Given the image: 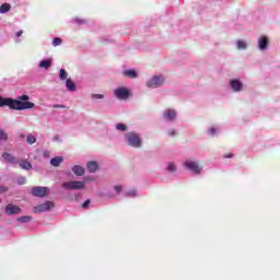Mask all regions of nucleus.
<instances>
[{"label": "nucleus", "mask_w": 280, "mask_h": 280, "mask_svg": "<svg viewBox=\"0 0 280 280\" xmlns=\"http://www.w3.org/2000/svg\"><path fill=\"white\" fill-rule=\"evenodd\" d=\"M162 117L166 124H174L178 119V113L176 109L167 108L163 110Z\"/></svg>", "instance_id": "nucleus-5"}, {"label": "nucleus", "mask_w": 280, "mask_h": 280, "mask_svg": "<svg viewBox=\"0 0 280 280\" xmlns=\"http://www.w3.org/2000/svg\"><path fill=\"white\" fill-rule=\"evenodd\" d=\"M209 135L211 137H215L217 132H218V128L215 127H211L209 130H208Z\"/></svg>", "instance_id": "nucleus-31"}, {"label": "nucleus", "mask_w": 280, "mask_h": 280, "mask_svg": "<svg viewBox=\"0 0 280 280\" xmlns=\"http://www.w3.org/2000/svg\"><path fill=\"white\" fill-rule=\"evenodd\" d=\"M165 170L170 174H174V172H176L177 167H176V164L174 162H167Z\"/></svg>", "instance_id": "nucleus-21"}, {"label": "nucleus", "mask_w": 280, "mask_h": 280, "mask_svg": "<svg viewBox=\"0 0 280 280\" xmlns=\"http://www.w3.org/2000/svg\"><path fill=\"white\" fill-rule=\"evenodd\" d=\"M114 189L116 194H121V186H115Z\"/></svg>", "instance_id": "nucleus-37"}, {"label": "nucleus", "mask_w": 280, "mask_h": 280, "mask_svg": "<svg viewBox=\"0 0 280 280\" xmlns=\"http://www.w3.org/2000/svg\"><path fill=\"white\" fill-rule=\"evenodd\" d=\"M184 167L188 170V172H191V174L198 175L200 172H202V167H200V164L196 161L186 160L184 162Z\"/></svg>", "instance_id": "nucleus-6"}, {"label": "nucleus", "mask_w": 280, "mask_h": 280, "mask_svg": "<svg viewBox=\"0 0 280 280\" xmlns=\"http://www.w3.org/2000/svg\"><path fill=\"white\" fill-rule=\"evenodd\" d=\"M5 191H8V187L0 186V194H5Z\"/></svg>", "instance_id": "nucleus-36"}, {"label": "nucleus", "mask_w": 280, "mask_h": 280, "mask_svg": "<svg viewBox=\"0 0 280 280\" xmlns=\"http://www.w3.org/2000/svg\"><path fill=\"white\" fill-rule=\"evenodd\" d=\"M27 183V179L24 176L18 177V185H25Z\"/></svg>", "instance_id": "nucleus-32"}, {"label": "nucleus", "mask_w": 280, "mask_h": 280, "mask_svg": "<svg viewBox=\"0 0 280 280\" xmlns=\"http://www.w3.org/2000/svg\"><path fill=\"white\" fill-rule=\"evenodd\" d=\"M21 36H23V31H19V32L16 33V37H18V38H21Z\"/></svg>", "instance_id": "nucleus-39"}, {"label": "nucleus", "mask_w": 280, "mask_h": 280, "mask_svg": "<svg viewBox=\"0 0 280 280\" xmlns=\"http://www.w3.org/2000/svg\"><path fill=\"white\" fill-rule=\"evenodd\" d=\"M269 43H270V40L268 39V36H265V35L260 36V37L258 38V49H259L260 51H266V50H268V45H269Z\"/></svg>", "instance_id": "nucleus-11"}, {"label": "nucleus", "mask_w": 280, "mask_h": 280, "mask_svg": "<svg viewBox=\"0 0 280 280\" xmlns=\"http://www.w3.org/2000/svg\"><path fill=\"white\" fill-rule=\"evenodd\" d=\"M125 196L127 198H137V196H139V192H137L136 189H131L125 192Z\"/></svg>", "instance_id": "nucleus-23"}, {"label": "nucleus", "mask_w": 280, "mask_h": 280, "mask_svg": "<svg viewBox=\"0 0 280 280\" xmlns=\"http://www.w3.org/2000/svg\"><path fill=\"white\" fill-rule=\"evenodd\" d=\"M236 47H237V49H246L248 47V45L246 44L245 40L240 39L236 42Z\"/></svg>", "instance_id": "nucleus-26"}, {"label": "nucleus", "mask_w": 280, "mask_h": 280, "mask_svg": "<svg viewBox=\"0 0 280 280\" xmlns=\"http://www.w3.org/2000/svg\"><path fill=\"white\" fill-rule=\"evenodd\" d=\"M167 135H168V137H176V130L175 129H168Z\"/></svg>", "instance_id": "nucleus-34"}, {"label": "nucleus", "mask_w": 280, "mask_h": 280, "mask_svg": "<svg viewBox=\"0 0 280 280\" xmlns=\"http://www.w3.org/2000/svg\"><path fill=\"white\" fill-rule=\"evenodd\" d=\"M89 205H91V199L85 200V201L83 202V205H82V208H83V209H88V208H89Z\"/></svg>", "instance_id": "nucleus-35"}, {"label": "nucleus", "mask_w": 280, "mask_h": 280, "mask_svg": "<svg viewBox=\"0 0 280 280\" xmlns=\"http://www.w3.org/2000/svg\"><path fill=\"white\" fill-rule=\"evenodd\" d=\"M59 137L58 136H55L54 137V141H58Z\"/></svg>", "instance_id": "nucleus-42"}, {"label": "nucleus", "mask_w": 280, "mask_h": 280, "mask_svg": "<svg viewBox=\"0 0 280 280\" xmlns=\"http://www.w3.org/2000/svg\"><path fill=\"white\" fill-rule=\"evenodd\" d=\"M60 45H62V38H60V37H55V38L52 39V47H58V46H60Z\"/></svg>", "instance_id": "nucleus-29"}, {"label": "nucleus", "mask_w": 280, "mask_h": 280, "mask_svg": "<svg viewBox=\"0 0 280 280\" xmlns=\"http://www.w3.org/2000/svg\"><path fill=\"white\" fill-rule=\"evenodd\" d=\"M54 202L46 201L44 203H40L39 206H36L34 208L35 213H45V211H49V209H52Z\"/></svg>", "instance_id": "nucleus-10"}, {"label": "nucleus", "mask_w": 280, "mask_h": 280, "mask_svg": "<svg viewBox=\"0 0 280 280\" xmlns=\"http://www.w3.org/2000/svg\"><path fill=\"white\" fill-rule=\"evenodd\" d=\"M18 222L27 224V223L32 222V217H30V215L20 217V218H18Z\"/></svg>", "instance_id": "nucleus-24"}, {"label": "nucleus", "mask_w": 280, "mask_h": 280, "mask_svg": "<svg viewBox=\"0 0 280 280\" xmlns=\"http://www.w3.org/2000/svg\"><path fill=\"white\" fill-rule=\"evenodd\" d=\"M2 159L7 162V163H11L12 165H16V163H19V160H16V158L8 152H4L2 154Z\"/></svg>", "instance_id": "nucleus-13"}, {"label": "nucleus", "mask_w": 280, "mask_h": 280, "mask_svg": "<svg viewBox=\"0 0 280 280\" xmlns=\"http://www.w3.org/2000/svg\"><path fill=\"white\" fill-rule=\"evenodd\" d=\"M10 10H12V5H10L8 2H4L0 5V14H8Z\"/></svg>", "instance_id": "nucleus-20"}, {"label": "nucleus", "mask_w": 280, "mask_h": 280, "mask_svg": "<svg viewBox=\"0 0 280 280\" xmlns=\"http://www.w3.org/2000/svg\"><path fill=\"white\" fill-rule=\"evenodd\" d=\"M86 180H93V178H85L84 182H82V180L63 182L61 184V187H62V189H66L67 191L84 189L86 187Z\"/></svg>", "instance_id": "nucleus-2"}, {"label": "nucleus", "mask_w": 280, "mask_h": 280, "mask_svg": "<svg viewBox=\"0 0 280 280\" xmlns=\"http://www.w3.org/2000/svg\"><path fill=\"white\" fill-rule=\"evenodd\" d=\"M4 213H7V215H18L21 213V209L18 206L9 203L5 207Z\"/></svg>", "instance_id": "nucleus-12"}, {"label": "nucleus", "mask_w": 280, "mask_h": 280, "mask_svg": "<svg viewBox=\"0 0 280 280\" xmlns=\"http://www.w3.org/2000/svg\"><path fill=\"white\" fill-rule=\"evenodd\" d=\"M92 100H104V95H102V94H92Z\"/></svg>", "instance_id": "nucleus-33"}, {"label": "nucleus", "mask_w": 280, "mask_h": 280, "mask_svg": "<svg viewBox=\"0 0 280 280\" xmlns=\"http://www.w3.org/2000/svg\"><path fill=\"white\" fill-rule=\"evenodd\" d=\"M74 21L75 23H80V24L84 23V20H80V19H75Z\"/></svg>", "instance_id": "nucleus-41"}, {"label": "nucleus", "mask_w": 280, "mask_h": 280, "mask_svg": "<svg viewBox=\"0 0 280 280\" xmlns=\"http://www.w3.org/2000/svg\"><path fill=\"white\" fill-rule=\"evenodd\" d=\"M32 196L35 198H45L49 194V188L45 186H35L31 189Z\"/></svg>", "instance_id": "nucleus-7"}, {"label": "nucleus", "mask_w": 280, "mask_h": 280, "mask_svg": "<svg viewBox=\"0 0 280 280\" xmlns=\"http://www.w3.org/2000/svg\"><path fill=\"white\" fill-rule=\"evenodd\" d=\"M0 202H1V198H0Z\"/></svg>", "instance_id": "nucleus-44"}, {"label": "nucleus", "mask_w": 280, "mask_h": 280, "mask_svg": "<svg viewBox=\"0 0 280 280\" xmlns=\"http://www.w3.org/2000/svg\"><path fill=\"white\" fill-rule=\"evenodd\" d=\"M54 61L51 59H44L39 62V69H51Z\"/></svg>", "instance_id": "nucleus-18"}, {"label": "nucleus", "mask_w": 280, "mask_h": 280, "mask_svg": "<svg viewBox=\"0 0 280 280\" xmlns=\"http://www.w3.org/2000/svg\"><path fill=\"white\" fill-rule=\"evenodd\" d=\"M66 89L70 93H75V91H78V86L75 85V82H73V80L71 79L66 80Z\"/></svg>", "instance_id": "nucleus-14"}, {"label": "nucleus", "mask_w": 280, "mask_h": 280, "mask_svg": "<svg viewBox=\"0 0 280 280\" xmlns=\"http://www.w3.org/2000/svg\"><path fill=\"white\" fill-rule=\"evenodd\" d=\"M114 95L117 100H128L130 91L127 88H118L114 91Z\"/></svg>", "instance_id": "nucleus-9"}, {"label": "nucleus", "mask_w": 280, "mask_h": 280, "mask_svg": "<svg viewBox=\"0 0 280 280\" xmlns=\"http://www.w3.org/2000/svg\"><path fill=\"white\" fill-rule=\"evenodd\" d=\"M63 162H65V158L55 156L50 160V165H52V167H60V164Z\"/></svg>", "instance_id": "nucleus-17"}, {"label": "nucleus", "mask_w": 280, "mask_h": 280, "mask_svg": "<svg viewBox=\"0 0 280 280\" xmlns=\"http://www.w3.org/2000/svg\"><path fill=\"white\" fill-rule=\"evenodd\" d=\"M124 75L126 78H130L131 80L139 78V73H137V70L135 69L125 70Z\"/></svg>", "instance_id": "nucleus-16"}, {"label": "nucleus", "mask_w": 280, "mask_h": 280, "mask_svg": "<svg viewBox=\"0 0 280 280\" xmlns=\"http://www.w3.org/2000/svg\"><path fill=\"white\" fill-rule=\"evenodd\" d=\"M125 141L130 148H141V145H143L141 136L135 131L125 133Z\"/></svg>", "instance_id": "nucleus-4"}, {"label": "nucleus", "mask_w": 280, "mask_h": 280, "mask_svg": "<svg viewBox=\"0 0 280 280\" xmlns=\"http://www.w3.org/2000/svg\"><path fill=\"white\" fill-rule=\"evenodd\" d=\"M54 108H67L65 105H54Z\"/></svg>", "instance_id": "nucleus-40"}, {"label": "nucleus", "mask_w": 280, "mask_h": 280, "mask_svg": "<svg viewBox=\"0 0 280 280\" xmlns=\"http://www.w3.org/2000/svg\"><path fill=\"white\" fill-rule=\"evenodd\" d=\"M71 170L75 176H84V167L82 165H74Z\"/></svg>", "instance_id": "nucleus-19"}, {"label": "nucleus", "mask_w": 280, "mask_h": 280, "mask_svg": "<svg viewBox=\"0 0 280 280\" xmlns=\"http://www.w3.org/2000/svg\"><path fill=\"white\" fill-rule=\"evenodd\" d=\"M223 159H233V153L224 155Z\"/></svg>", "instance_id": "nucleus-38"}, {"label": "nucleus", "mask_w": 280, "mask_h": 280, "mask_svg": "<svg viewBox=\"0 0 280 280\" xmlns=\"http://www.w3.org/2000/svg\"><path fill=\"white\" fill-rule=\"evenodd\" d=\"M8 140V133H5L3 130H0V142Z\"/></svg>", "instance_id": "nucleus-30"}, {"label": "nucleus", "mask_w": 280, "mask_h": 280, "mask_svg": "<svg viewBox=\"0 0 280 280\" xmlns=\"http://www.w3.org/2000/svg\"><path fill=\"white\" fill-rule=\"evenodd\" d=\"M26 142L30 145H34V143H36V137L34 135H32V133L27 135Z\"/></svg>", "instance_id": "nucleus-25"}, {"label": "nucleus", "mask_w": 280, "mask_h": 280, "mask_svg": "<svg viewBox=\"0 0 280 280\" xmlns=\"http://www.w3.org/2000/svg\"><path fill=\"white\" fill-rule=\"evenodd\" d=\"M2 106H9L11 110H27L34 108V103L30 102V96L26 94L18 97V100L3 98L0 95V108H2Z\"/></svg>", "instance_id": "nucleus-1"}, {"label": "nucleus", "mask_w": 280, "mask_h": 280, "mask_svg": "<svg viewBox=\"0 0 280 280\" xmlns=\"http://www.w3.org/2000/svg\"><path fill=\"white\" fill-rule=\"evenodd\" d=\"M116 129H118L120 132H126V130H128V126H126L125 124H117L116 125Z\"/></svg>", "instance_id": "nucleus-28"}, {"label": "nucleus", "mask_w": 280, "mask_h": 280, "mask_svg": "<svg viewBox=\"0 0 280 280\" xmlns=\"http://www.w3.org/2000/svg\"><path fill=\"white\" fill-rule=\"evenodd\" d=\"M80 197L75 196L74 199L78 200Z\"/></svg>", "instance_id": "nucleus-43"}, {"label": "nucleus", "mask_w": 280, "mask_h": 280, "mask_svg": "<svg viewBox=\"0 0 280 280\" xmlns=\"http://www.w3.org/2000/svg\"><path fill=\"white\" fill-rule=\"evenodd\" d=\"M86 167H88V172H90V174H95V172H97L100 165L97 164V162L91 161V162H88Z\"/></svg>", "instance_id": "nucleus-15"}, {"label": "nucleus", "mask_w": 280, "mask_h": 280, "mask_svg": "<svg viewBox=\"0 0 280 280\" xmlns=\"http://www.w3.org/2000/svg\"><path fill=\"white\" fill-rule=\"evenodd\" d=\"M229 86L233 93H242L244 91V83L240 79H231Z\"/></svg>", "instance_id": "nucleus-8"}, {"label": "nucleus", "mask_w": 280, "mask_h": 280, "mask_svg": "<svg viewBox=\"0 0 280 280\" xmlns=\"http://www.w3.org/2000/svg\"><path fill=\"white\" fill-rule=\"evenodd\" d=\"M165 80L166 78L164 77V74H153L145 81V86L147 89H161V86L165 84Z\"/></svg>", "instance_id": "nucleus-3"}, {"label": "nucleus", "mask_w": 280, "mask_h": 280, "mask_svg": "<svg viewBox=\"0 0 280 280\" xmlns=\"http://www.w3.org/2000/svg\"><path fill=\"white\" fill-rule=\"evenodd\" d=\"M20 167L22 170L30 171V170H32V163L24 160V161L20 162Z\"/></svg>", "instance_id": "nucleus-22"}, {"label": "nucleus", "mask_w": 280, "mask_h": 280, "mask_svg": "<svg viewBox=\"0 0 280 280\" xmlns=\"http://www.w3.org/2000/svg\"><path fill=\"white\" fill-rule=\"evenodd\" d=\"M67 78H69V73H67V70L60 69L59 70V79L60 80H67Z\"/></svg>", "instance_id": "nucleus-27"}]
</instances>
